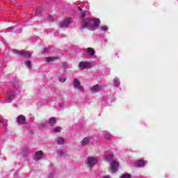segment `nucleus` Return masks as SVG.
Returning a JSON list of instances; mask_svg holds the SVG:
<instances>
[{"instance_id": "obj_1", "label": "nucleus", "mask_w": 178, "mask_h": 178, "mask_svg": "<svg viewBox=\"0 0 178 178\" xmlns=\"http://www.w3.org/2000/svg\"><path fill=\"white\" fill-rule=\"evenodd\" d=\"M99 24H101V21L98 18H85L79 29L81 31L87 29L90 31H95L99 29Z\"/></svg>"}, {"instance_id": "obj_2", "label": "nucleus", "mask_w": 178, "mask_h": 178, "mask_svg": "<svg viewBox=\"0 0 178 178\" xmlns=\"http://www.w3.org/2000/svg\"><path fill=\"white\" fill-rule=\"evenodd\" d=\"M98 162V159L94 156H88L85 161V164L88 168H90V170H92V168L97 165Z\"/></svg>"}, {"instance_id": "obj_3", "label": "nucleus", "mask_w": 178, "mask_h": 178, "mask_svg": "<svg viewBox=\"0 0 178 178\" xmlns=\"http://www.w3.org/2000/svg\"><path fill=\"white\" fill-rule=\"evenodd\" d=\"M112 156H106L105 161H110V165L111 166V170L115 173L118 172V169H119V163L116 161V160H113Z\"/></svg>"}, {"instance_id": "obj_4", "label": "nucleus", "mask_w": 178, "mask_h": 178, "mask_svg": "<svg viewBox=\"0 0 178 178\" xmlns=\"http://www.w3.org/2000/svg\"><path fill=\"white\" fill-rule=\"evenodd\" d=\"M73 87L76 90H78V91H84V87L81 86L80 81H78L77 79H74Z\"/></svg>"}, {"instance_id": "obj_5", "label": "nucleus", "mask_w": 178, "mask_h": 178, "mask_svg": "<svg viewBox=\"0 0 178 178\" xmlns=\"http://www.w3.org/2000/svg\"><path fill=\"white\" fill-rule=\"evenodd\" d=\"M79 67L81 70H84V69H89L91 67V63L87 61H81L79 63Z\"/></svg>"}, {"instance_id": "obj_6", "label": "nucleus", "mask_w": 178, "mask_h": 178, "mask_svg": "<svg viewBox=\"0 0 178 178\" xmlns=\"http://www.w3.org/2000/svg\"><path fill=\"white\" fill-rule=\"evenodd\" d=\"M15 92H9L6 96V101H7L8 104H10L15 99Z\"/></svg>"}, {"instance_id": "obj_7", "label": "nucleus", "mask_w": 178, "mask_h": 178, "mask_svg": "<svg viewBox=\"0 0 178 178\" xmlns=\"http://www.w3.org/2000/svg\"><path fill=\"white\" fill-rule=\"evenodd\" d=\"M14 52H15V54H17V55H20L21 56H23L24 58H31V54H30V53L29 51L14 50Z\"/></svg>"}, {"instance_id": "obj_8", "label": "nucleus", "mask_w": 178, "mask_h": 178, "mask_svg": "<svg viewBox=\"0 0 178 178\" xmlns=\"http://www.w3.org/2000/svg\"><path fill=\"white\" fill-rule=\"evenodd\" d=\"M147 163V161H145L144 160H138L134 163V168H143L145 166Z\"/></svg>"}, {"instance_id": "obj_9", "label": "nucleus", "mask_w": 178, "mask_h": 178, "mask_svg": "<svg viewBox=\"0 0 178 178\" xmlns=\"http://www.w3.org/2000/svg\"><path fill=\"white\" fill-rule=\"evenodd\" d=\"M90 90H91V91H92V92H99V91H102V90H104V86L97 84L95 86H93L90 88Z\"/></svg>"}, {"instance_id": "obj_10", "label": "nucleus", "mask_w": 178, "mask_h": 178, "mask_svg": "<svg viewBox=\"0 0 178 178\" xmlns=\"http://www.w3.org/2000/svg\"><path fill=\"white\" fill-rule=\"evenodd\" d=\"M91 141H92V138L86 137L81 141V144L83 147H87Z\"/></svg>"}, {"instance_id": "obj_11", "label": "nucleus", "mask_w": 178, "mask_h": 178, "mask_svg": "<svg viewBox=\"0 0 178 178\" xmlns=\"http://www.w3.org/2000/svg\"><path fill=\"white\" fill-rule=\"evenodd\" d=\"M17 122L18 124H26V117L23 115H20L17 118Z\"/></svg>"}, {"instance_id": "obj_12", "label": "nucleus", "mask_w": 178, "mask_h": 178, "mask_svg": "<svg viewBox=\"0 0 178 178\" xmlns=\"http://www.w3.org/2000/svg\"><path fill=\"white\" fill-rule=\"evenodd\" d=\"M72 22V18H67V19H65L61 24H60V27H67Z\"/></svg>"}, {"instance_id": "obj_13", "label": "nucleus", "mask_w": 178, "mask_h": 178, "mask_svg": "<svg viewBox=\"0 0 178 178\" xmlns=\"http://www.w3.org/2000/svg\"><path fill=\"white\" fill-rule=\"evenodd\" d=\"M56 143L58 145H63V144H65V138H63L60 136H58V137L56 138Z\"/></svg>"}, {"instance_id": "obj_14", "label": "nucleus", "mask_w": 178, "mask_h": 178, "mask_svg": "<svg viewBox=\"0 0 178 178\" xmlns=\"http://www.w3.org/2000/svg\"><path fill=\"white\" fill-rule=\"evenodd\" d=\"M86 51L90 56H94L95 55V50L91 47L87 48Z\"/></svg>"}, {"instance_id": "obj_15", "label": "nucleus", "mask_w": 178, "mask_h": 178, "mask_svg": "<svg viewBox=\"0 0 178 178\" xmlns=\"http://www.w3.org/2000/svg\"><path fill=\"white\" fill-rule=\"evenodd\" d=\"M103 137H104L106 140H111V138H112V134H111L107 131H104L103 132Z\"/></svg>"}, {"instance_id": "obj_16", "label": "nucleus", "mask_w": 178, "mask_h": 178, "mask_svg": "<svg viewBox=\"0 0 178 178\" xmlns=\"http://www.w3.org/2000/svg\"><path fill=\"white\" fill-rule=\"evenodd\" d=\"M57 154L58 156H65L66 155V150L64 149H60L57 151Z\"/></svg>"}, {"instance_id": "obj_17", "label": "nucleus", "mask_w": 178, "mask_h": 178, "mask_svg": "<svg viewBox=\"0 0 178 178\" xmlns=\"http://www.w3.org/2000/svg\"><path fill=\"white\" fill-rule=\"evenodd\" d=\"M23 154L24 156H27L30 155V154H31V149H30L29 148L25 147L23 149Z\"/></svg>"}, {"instance_id": "obj_18", "label": "nucleus", "mask_w": 178, "mask_h": 178, "mask_svg": "<svg viewBox=\"0 0 178 178\" xmlns=\"http://www.w3.org/2000/svg\"><path fill=\"white\" fill-rule=\"evenodd\" d=\"M113 84H114L115 87L120 86V81H119V78H118V76H115L114 78Z\"/></svg>"}, {"instance_id": "obj_19", "label": "nucleus", "mask_w": 178, "mask_h": 178, "mask_svg": "<svg viewBox=\"0 0 178 178\" xmlns=\"http://www.w3.org/2000/svg\"><path fill=\"white\" fill-rule=\"evenodd\" d=\"M58 59H59L58 56L47 57L46 61L47 62H54V60H58Z\"/></svg>"}, {"instance_id": "obj_20", "label": "nucleus", "mask_w": 178, "mask_h": 178, "mask_svg": "<svg viewBox=\"0 0 178 178\" xmlns=\"http://www.w3.org/2000/svg\"><path fill=\"white\" fill-rule=\"evenodd\" d=\"M49 123L50 126H54V124H56V118L52 117L49 118Z\"/></svg>"}, {"instance_id": "obj_21", "label": "nucleus", "mask_w": 178, "mask_h": 178, "mask_svg": "<svg viewBox=\"0 0 178 178\" xmlns=\"http://www.w3.org/2000/svg\"><path fill=\"white\" fill-rule=\"evenodd\" d=\"M0 123L3 124V129H4V130H6V127H8V120L2 118V120L0 122Z\"/></svg>"}, {"instance_id": "obj_22", "label": "nucleus", "mask_w": 178, "mask_h": 178, "mask_svg": "<svg viewBox=\"0 0 178 178\" xmlns=\"http://www.w3.org/2000/svg\"><path fill=\"white\" fill-rule=\"evenodd\" d=\"M99 29L100 31H108V30H109V28L106 25L101 26Z\"/></svg>"}, {"instance_id": "obj_23", "label": "nucleus", "mask_w": 178, "mask_h": 178, "mask_svg": "<svg viewBox=\"0 0 178 178\" xmlns=\"http://www.w3.org/2000/svg\"><path fill=\"white\" fill-rule=\"evenodd\" d=\"M25 66L29 69V70H31V61L30 60H26L25 61Z\"/></svg>"}, {"instance_id": "obj_24", "label": "nucleus", "mask_w": 178, "mask_h": 178, "mask_svg": "<svg viewBox=\"0 0 178 178\" xmlns=\"http://www.w3.org/2000/svg\"><path fill=\"white\" fill-rule=\"evenodd\" d=\"M48 126V122L45 121L44 122L38 124V127L42 129V127H47Z\"/></svg>"}, {"instance_id": "obj_25", "label": "nucleus", "mask_w": 178, "mask_h": 178, "mask_svg": "<svg viewBox=\"0 0 178 178\" xmlns=\"http://www.w3.org/2000/svg\"><path fill=\"white\" fill-rule=\"evenodd\" d=\"M53 130L54 133H60V131H62V128L60 127H56Z\"/></svg>"}, {"instance_id": "obj_26", "label": "nucleus", "mask_w": 178, "mask_h": 178, "mask_svg": "<svg viewBox=\"0 0 178 178\" xmlns=\"http://www.w3.org/2000/svg\"><path fill=\"white\" fill-rule=\"evenodd\" d=\"M44 156V153L42 151H38L35 153V156Z\"/></svg>"}, {"instance_id": "obj_27", "label": "nucleus", "mask_w": 178, "mask_h": 178, "mask_svg": "<svg viewBox=\"0 0 178 178\" xmlns=\"http://www.w3.org/2000/svg\"><path fill=\"white\" fill-rule=\"evenodd\" d=\"M120 178H131V175L130 174H123Z\"/></svg>"}, {"instance_id": "obj_28", "label": "nucleus", "mask_w": 178, "mask_h": 178, "mask_svg": "<svg viewBox=\"0 0 178 178\" xmlns=\"http://www.w3.org/2000/svg\"><path fill=\"white\" fill-rule=\"evenodd\" d=\"M33 159L36 161H41L42 159V156H34Z\"/></svg>"}, {"instance_id": "obj_29", "label": "nucleus", "mask_w": 178, "mask_h": 178, "mask_svg": "<svg viewBox=\"0 0 178 178\" xmlns=\"http://www.w3.org/2000/svg\"><path fill=\"white\" fill-rule=\"evenodd\" d=\"M55 176V171H52L51 173L48 174V178H54Z\"/></svg>"}, {"instance_id": "obj_30", "label": "nucleus", "mask_w": 178, "mask_h": 178, "mask_svg": "<svg viewBox=\"0 0 178 178\" xmlns=\"http://www.w3.org/2000/svg\"><path fill=\"white\" fill-rule=\"evenodd\" d=\"M30 41L33 42V41H38V37L37 36H34L33 38H30Z\"/></svg>"}, {"instance_id": "obj_31", "label": "nucleus", "mask_w": 178, "mask_h": 178, "mask_svg": "<svg viewBox=\"0 0 178 178\" xmlns=\"http://www.w3.org/2000/svg\"><path fill=\"white\" fill-rule=\"evenodd\" d=\"M79 16L81 19H83V17H86V12H82L79 14Z\"/></svg>"}, {"instance_id": "obj_32", "label": "nucleus", "mask_w": 178, "mask_h": 178, "mask_svg": "<svg viewBox=\"0 0 178 178\" xmlns=\"http://www.w3.org/2000/svg\"><path fill=\"white\" fill-rule=\"evenodd\" d=\"M59 80L61 83H65L66 81V77L60 78Z\"/></svg>"}, {"instance_id": "obj_33", "label": "nucleus", "mask_w": 178, "mask_h": 178, "mask_svg": "<svg viewBox=\"0 0 178 178\" xmlns=\"http://www.w3.org/2000/svg\"><path fill=\"white\" fill-rule=\"evenodd\" d=\"M63 67H65V69H67V63H63Z\"/></svg>"}, {"instance_id": "obj_34", "label": "nucleus", "mask_w": 178, "mask_h": 178, "mask_svg": "<svg viewBox=\"0 0 178 178\" xmlns=\"http://www.w3.org/2000/svg\"><path fill=\"white\" fill-rule=\"evenodd\" d=\"M59 106H60V108H65V104H59Z\"/></svg>"}, {"instance_id": "obj_35", "label": "nucleus", "mask_w": 178, "mask_h": 178, "mask_svg": "<svg viewBox=\"0 0 178 178\" xmlns=\"http://www.w3.org/2000/svg\"><path fill=\"white\" fill-rule=\"evenodd\" d=\"M48 51V48L47 47H44L43 49V52H47Z\"/></svg>"}, {"instance_id": "obj_36", "label": "nucleus", "mask_w": 178, "mask_h": 178, "mask_svg": "<svg viewBox=\"0 0 178 178\" xmlns=\"http://www.w3.org/2000/svg\"><path fill=\"white\" fill-rule=\"evenodd\" d=\"M14 29H15V27L10 26V27L8 28V30H13Z\"/></svg>"}, {"instance_id": "obj_37", "label": "nucleus", "mask_w": 178, "mask_h": 178, "mask_svg": "<svg viewBox=\"0 0 178 178\" xmlns=\"http://www.w3.org/2000/svg\"><path fill=\"white\" fill-rule=\"evenodd\" d=\"M79 10H80L81 12V10H83V9H81V7H80V6H79Z\"/></svg>"}, {"instance_id": "obj_38", "label": "nucleus", "mask_w": 178, "mask_h": 178, "mask_svg": "<svg viewBox=\"0 0 178 178\" xmlns=\"http://www.w3.org/2000/svg\"><path fill=\"white\" fill-rule=\"evenodd\" d=\"M103 178H111L109 176H104Z\"/></svg>"}, {"instance_id": "obj_39", "label": "nucleus", "mask_w": 178, "mask_h": 178, "mask_svg": "<svg viewBox=\"0 0 178 178\" xmlns=\"http://www.w3.org/2000/svg\"><path fill=\"white\" fill-rule=\"evenodd\" d=\"M109 102H111L110 100H107V101H106V104H109Z\"/></svg>"}, {"instance_id": "obj_40", "label": "nucleus", "mask_w": 178, "mask_h": 178, "mask_svg": "<svg viewBox=\"0 0 178 178\" xmlns=\"http://www.w3.org/2000/svg\"><path fill=\"white\" fill-rule=\"evenodd\" d=\"M0 122H2V117L0 116Z\"/></svg>"}, {"instance_id": "obj_41", "label": "nucleus", "mask_w": 178, "mask_h": 178, "mask_svg": "<svg viewBox=\"0 0 178 178\" xmlns=\"http://www.w3.org/2000/svg\"><path fill=\"white\" fill-rule=\"evenodd\" d=\"M36 13H40V11H38H38H36Z\"/></svg>"}]
</instances>
